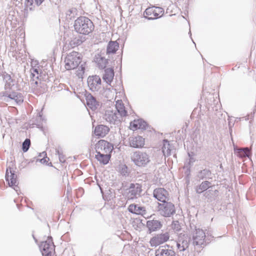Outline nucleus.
Here are the masks:
<instances>
[{"label":"nucleus","instance_id":"1","mask_svg":"<svg viewBox=\"0 0 256 256\" xmlns=\"http://www.w3.org/2000/svg\"><path fill=\"white\" fill-rule=\"evenodd\" d=\"M74 28L78 33L88 35L94 30V26L92 22L88 18L80 16L74 21Z\"/></svg>","mask_w":256,"mask_h":256},{"label":"nucleus","instance_id":"2","mask_svg":"<svg viewBox=\"0 0 256 256\" xmlns=\"http://www.w3.org/2000/svg\"><path fill=\"white\" fill-rule=\"evenodd\" d=\"M0 100L12 104H20L24 102L22 94L15 91L8 92V91L0 92Z\"/></svg>","mask_w":256,"mask_h":256},{"label":"nucleus","instance_id":"3","mask_svg":"<svg viewBox=\"0 0 256 256\" xmlns=\"http://www.w3.org/2000/svg\"><path fill=\"white\" fill-rule=\"evenodd\" d=\"M81 62L80 54L73 51L67 55L64 60L65 68L70 70L76 68Z\"/></svg>","mask_w":256,"mask_h":256},{"label":"nucleus","instance_id":"4","mask_svg":"<svg viewBox=\"0 0 256 256\" xmlns=\"http://www.w3.org/2000/svg\"><path fill=\"white\" fill-rule=\"evenodd\" d=\"M132 161L138 166H144L150 162V156L141 151H136L132 153L130 156Z\"/></svg>","mask_w":256,"mask_h":256},{"label":"nucleus","instance_id":"5","mask_svg":"<svg viewBox=\"0 0 256 256\" xmlns=\"http://www.w3.org/2000/svg\"><path fill=\"white\" fill-rule=\"evenodd\" d=\"M158 208L160 214L164 217H170L176 212L174 204L168 201L158 203Z\"/></svg>","mask_w":256,"mask_h":256},{"label":"nucleus","instance_id":"6","mask_svg":"<svg viewBox=\"0 0 256 256\" xmlns=\"http://www.w3.org/2000/svg\"><path fill=\"white\" fill-rule=\"evenodd\" d=\"M127 197L128 200L136 199L142 196V186L138 183H131L128 188Z\"/></svg>","mask_w":256,"mask_h":256},{"label":"nucleus","instance_id":"7","mask_svg":"<svg viewBox=\"0 0 256 256\" xmlns=\"http://www.w3.org/2000/svg\"><path fill=\"white\" fill-rule=\"evenodd\" d=\"M164 10L160 7L152 6L147 8L144 12V17L148 20H154L161 17Z\"/></svg>","mask_w":256,"mask_h":256},{"label":"nucleus","instance_id":"8","mask_svg":"<svg viewBox=\"0 0 256 256\" xmlns=\"http://www.w3.org/2000/svg\"><path fill=\"white\" fill-rule=\"evenodd\" d=\"M52 238L48 236L46 241L42 242L40 248L41 250L42 256H52L54 248Z\"/></svg>","mask_w":256,"mask_h":256},{"label":"nucleus","instance_id":"9","mask_svg":"<svg viewBox=\"0 0 256 256\" xmlns=\"http://www.w3.org/2000/svg\"><path fill=\"white\" fill-rule=\"evenodd\" d=\"M206 234L203 230L200 228H196L193 233L192 245L202 247L204 245Z\"/></svg>","mask_w":256,"mask_h":256},{"label":"nucleus","instance_id":"10","mask_svg":"<svg viewBox=\"0 0 256 256\" xmlns=\"http://www.w3.org/2000/svg\"><path fill=\"white\" fill-rule=\"evenodd\" d=\"M191 238L186 234H180L176 242V247L180 252L186 250L189 246Z\"/></svg>","mask_w":256,"mask_h":256},{"label":"nucleus","instance_id":"11","mask_svg":"<svg viewBox=\"0 0 256 256\" xmlns=\"http://www.w3.org/2000/svg\"><path fill=\"white\" fill-rule=\"evenodd\" d=\"M96 152L98 154H110L113 149L112 144L104 140H100L96 144Z\"/></svg>","mask_w":256,"mask_h":256},{"label":"nucleus","instance_id":"12","mask_svg":"<svg viewBox=\"0 0 256 256\" xmlns=\"http://www.w3.org/2000/svg\"><path fill=\"white\" fill-rule=\"evenodd\" d=\"M6 180L8 182L10 186H14V188L16 191H18L17 188V176L15 174V172L10 166L6 168Z\"/></svg>","mask_w":256,"mask_h":256},{"label":"nucleus","instance_id":"13","mask_svg":"<svg viewBox=\"0 0 256 256\" xmlns=\"http://www.w3.org/2000/svg\"><path fill=\"white\" fill-rule=\"evenodd\" d=\"M103 118L111 124H118L120 122V116H118L116 110H106Z\"/></svg>","mask_w":256,"mask_h":256},{"label":"nucleus","instance_id":"14","mask_svg":"<svg viewBox=\"0 0 256 256\" xmlns=\"http://www.w3.org/2000/svg\"><path fill=\"white\" fill-rule=\"evenodd\" d=\"M102 81L98 76H89L88 78V84L92 92L98 91L101 88Z\"/></svg>","mask_w":256,"mask_h":256},{"label":"nucleus","instance_id":"15","mask_svg":"<svg viewBox=\"0 0 256 256\" xmlns=\"http://www.w3.org/2000/svg\"><path fill=\"white\" fill-rule=\"evenodd\" d=\"M169 238L170 235L168 232L158 234L150 239V243L152 246H156L166 242Z\"/></svg>","mask_w":256,"mask_h":256},{"label":"nucleus","instance_id":"16","mask_svg":"<svg viewBox=\"0 0 256 256\" xmlns=\"http://www.w3.org/2000/svg\"><path fill=\"white\" fill-rule=\"evenodd\" d=\"M153 194L154 196L158 200L161 202L162 203L168 201L169 200L168 192L163 188L154 190Z\"/></svg>","mask_w":256,"mask_h":256},{"label":"nucleus","instance_id":"17","mask_svg":"<svg viewBox=\"0 0 256 256\" xmlns=\"http://www.w3.org/2000/svg\"><path fill=\"white\" fill-rule=\"evenodd\" d=\"M130 145L134 148H141L144 145V139L141 136H130L129 138Z\"/></svg>","mask_w":256,"mask_h":256},{"label":"nucleus","instance_id":"18","mask_svg":"<svg viewBox=\"0 0 256 256\" xmlns=\"http://www.w3.org/2000/svg\"><path fill=\"white\" fill-rule=\"evenodd\" d=\"M162 222L158 220H150L146 222V227L150 234L159 230L162 228Z\"/></svg>","mask_w":256,"mask_h":256},{"label":"nucleus","instance_id":"19","mask_svg":"<svg viewBox=\"0 0 256 256\" xmlns=\"http://www.w3.org/2000/svg\"><path fill=\"white\" fill-rule=\"evenodd\" d=\"M156 256H176L174 251L168 248V246L160 247L156 251Z\"/></svg>","mask_w":256,"mask_h":256},{"label":"nucleus","instance_id":"20","mask_svg":"<svg viewBox=\"0 0 256 256\" xmlns=\"http://www.w3.org/2000/svg\"><path fill=\"white\" fill-rule=\"evenodd\" d=\"M196 178L199 181L212 179V173L209 169L204 168L197 172Z\"/></svg>","mask_w":256,"mask_h":256},{"label":"nucleus","instance_id":"21","mask_svg":"<svg viewBox=\"0 0 256 256\" xmlns=\"http://www.w3.org/2000/svg\"><path fill=\"white\" fill-rule=\"evenodd\" d=\"M128 210L132 214H141L144 216L146 214V212L145 208L138 206V204H131L128 208Z\"/></svg>","mask_w":256,"mask_h":256},{"label":"nucleus","instance_id":"22","mask_svg":"<svg viewBox=\"0 0 256 256\" xmlns=\"http://www.w3.org/2000/svg\"><path fill=\"white\" fill-rule=\"evenodd\" d=\"M212 186V184L210 182L206 180H204L195 188L196 192V194H200L207 191Z\"/></svg>","mask_w":256,"mask_h":256},{"label":"nucleus","instance_id":"23","mask_svg":"<svg viewBox=\"0 0 256 256\" xmlns=\"http://www.w3.org/2000/svg\"><path fill=\"white\" fill-rule=\"evenodd\" d=\"M86 101L87 106L92 110H96L99 106L98 102L91 94L86 96Z\"/></svg>","mask_w":256,"mask_h":256},{"label":"nucleus","instance_id":"24","mask_svg":"<svg viewBox=\"0 0 256 256\" xmlns=\"http://www.w3.org/2000/svg\"><path fill=\"white\" fill-rule=\"evenodd\" d=\"M130 126L133 130L137 129L146 130L147 124L142 119L135 120L130 122Z\"/></svg>","mask_w":256,"mask_h":256},{"label":"nucleus","instance_id":"25","mask_svg":"<svg viewBox=\"0 0 256 256\" xmlns=\"http://www.w3.org/2000/svg\"><path fill=\"white\" fill-rule=\"evenodd\" d=\"M110 129L108 126L104 125H100L96 127L94 129V134L96 136L104 137L109 132Z\"/></svg>","mask_w":256,"mask_h":256},{"label":"nucleus","instance_id":"26","mask_svg":"<svg viewBox=\"0 0 256 256\" xmlns=\"http://www.w3.org/2000/svg\"><path fill=\"white\" fill-rule=\"evenodd\" d=\"M30 72L32 78V82H31V85L33 90H38V84H40V82L38 80H35L34 78L35 76L36 78H38V70L37 68H32L30 70Z\"/></svg>","mask_w":256,"mask_h":256},{"label":"nucleus","instance_id":"27","mask_svg":"<svg viewBox=\"0 0 256 256\" xmlns=\"http://www.w3.org/2000/svg\"><path fill=\"white\" fill-rule=\"evenodd\" d=\"M116 112H116L120 118L127 116V111L126 110V108L122 100L116 102Z\"/></svg>","mask_w":256,"mask_h":256},{"label":"nucleus","instance_id":"28","mask_svg":"<svg viewBox=\"0 0 256 256\" xmlns=\"http://www.w3.org/2000/svg\"><path fill=\"white\" fill-rule=\"evenodd\" d=\"M114 76V71L112 68H108L105 70L103 76V80L108 84H110Z\"/></svg>","mask_w":256,"mask_h":256},{"label":"nucleus","instance_id":"29","mask_svg":"<svg viewBox=\"0 0 256 256\" xmlns=\"http://www.w3.org/2000/svg\"><path fill=\"white\" fill-rule=\"evenodd\" d=\"M95 61L98 67L101 69L105 68L108 64V60L99 54L96 56Z\"/></svg>","mask_w":256,"mask_h":256},{"label":"nucleus","instance_id":"30","mask_svg":"<svg viewBox=\"0 0 256 256\" xmlns=\"http://www.w3.org/2000/svg\"><path fill=\"white\" fill-rule=\"evenodd\" d=\"M95 158L100 163L106 164L109 162L110 155V154H96Z\"/></svg>","mask_w":256,"mask_h":256},{"label":"nucleus","instance_id":"31","mask_svg":"<svg viewBox=\"0 0 256 256\" xmlns=\"http://www.w3.org/2000/svg\"><path fill=\"white\" fill-rule=\"evenodd\" d=\"M119 48V44L116 41H110L107 46L108 54H114Z\"/></svg>","mask_w":256,"mask_h":256},{"label":"nucleus","instance_id":"32","mask_svg":"<svg viewBox=\"0 0 256 256\" xmlns=\"http://www.w3.org/2000/svg\"><path fill=\"white\" fill-rule=\"evenodd\" d=\"M171 146L169 142L167 140H163V146L162 147V152L164 156H168L170 155Z\"/></svg>","mask_w":256,"mask_h":256},{"label":"nucleus","instance_id":"33","mask_svg":"<svg viewBox=\"0 0 256 256\" xmlns=\"http://www.w3.org/2000/svg\"><path fill=\"white\" fill-rule=\"evenodd\" d=\"M218 190H209L204 192V196L206 198L212 202L216 199L218 195Z\"/></svg>","mask_w":256,"mask_h":256},{"label":"nucleus","instance_id":"34","mask_svg":"<svg viewBox=\"0 0 256 256\" xmlns=\"http://www.w3.org/2000/svg\"><path fill=\"white\" fill-rule=\"evenodd\" d=\"M2 77L6 82L5 89L6 90L7 88H10L14 84H13L14 80L10 75L6 72H4L2 74Z\"/></svg>","mask_w":256,"mask_h":256},{"label":"nucleus","instance_id":"35","mask_svg":"<svg viewBox=\"0 0 256 256\" xmlns=\"http://www.w3.org/2000/svg\"><path fill=\"white\" fill-rule=\"evenodd\" d=\"M238 156L240 157H249L250 154V150L248 148L238 150Z\"/></svg>","mask_w":256,"mask_h":256},{"label":"nucleus","instance_id":"36","mask_svg":"<svg viewBox=\"0 0 256 256\" xmlns=\"http://www.w3.org/2000/svg\"><path fill=\"white\" fill-rule=\"evenodd\" d=\"M83 40L80 36L76 37L71 40L70 44L72 47L74 48L81 44Z\"/></svg>","mask_w":256,"mask_h":256},{"label":"nucleus","instance_id":"37","mask_svg":"<svg viewBox=\"0 0 256 256\" xmlns=\"http://www.w3.org/2000/svg\"><path fill=\"white\" fill-rule=\"evenodd\" d=\"M84 64L85 63L82 64L78 68V70L76 71V75L79 78H82V76L84 74L85 70Z\"/></svg>","mask_w":256,"mask_h":256},{"label":"nucleus","instance_id":"38","mask_svg":"<svg viewBox=\"0 0 256 256\" xmlns=\"http://www.w3.org/2000/svg\"><path fill=\"white\" fill-rule=\"evenodd\" d=\"M44 0H26V4L27 6H30L32 4L36 6H40Z\"/></svg>","mask_w":256,"mask_h":256},{"label":"nucleus","instance_id":"39","mask_svg":"<svg viewBox=\"0 0 256 256\" xmlns=\"http://www.w3.org/2000/svg\"><path fill=\"white\" fill-rule=\"evenodd\" d=\"M30 146V140L28 138H26L22 144V149L24 152H26Z\"/></svg>","mask_w":256,"mask_h":256},{"label":"nucleus","instance_id":"40","mask_svg":"<svg viewBox=\"0 0 256 256\" xmlns=\"http://www.w3.org/2000/svg\"><path fill=\"white\" fill-rule=\"evenodd\" d=\"M56 154L58 156L60 162L62 163L64 162L66 158L64 156L62 152L58 148L56 150Z\"/></svg>","mask_w":256,"mask_h":256},{"label":"nucleus","instance_id":"41","mask_svg":"<svg viewBox=\"0 0 256 256\" xmlns=\"http://www.w3.org/2000/svg\"><path fill=\"white\" fill-rule=\"evenodd\" d=\"M40 156H44V158L41 159H37L36 162L39 161L42 164H46L48 160H49L46 156V153L45 152H42L40 154Z\"/></svg>","mask_w":256,"mask_h":256},{"label":"nucleus","instance_id":"42","mask_svg":"<svg viewBox=\"0 0 256 256\" xmlns=\"http://www.w3.org/2000/svg\"><path fill=\"white\" fill-rule=\"evenodd\" d=\"M120 172L122 176H126L128 174V167L126 164L121 165L120 167Z\"/></svg>","mask_w":256,"mask_h":256},{"label":"nucleus","instance_id":"43","mask_svg":"<svg viewBox=\"0 0 256 256\" xmlns=\"http://www.w3.org/2000/svg\"><path fill=\"white\" fill-rule=\"evenodd\" d=\"M172 227L176 231H179L180 230V226L178 221L174 222L172 224Z\"/></svg>","mask_w":256,"mask_h":256},{"label":"nucleus","instance_id":"44","mask_svg":"<svg viewBox=\"0 0 256 256\" xmlns=\"http://www.w3.org/2000/svg\"><path fill=\"white\" fill-rule=\"evenodd\" d=\"M66 16L68 18L71 19L72 17H74V14H73V10H69L66 14Z\"/></svg>","mask_w":256,"mask_h":256},{"label":"nucleus","instance_id":"45","mask_svg":"<svg viewBox=\"0 0 256 256\" xmlns=\"http://www.w3.org/2000/svg\"><path fill=\"white\" fill-rule=\"evenodd\" d=\"M37 120L39 122H40L41 120H43L42 114V112L38 113V116L37 118Z\"/></svg>","mask_w":256,"mask_h":256},{"label":"nucleus","instance_id":"46","mask_svg":"<svg viewBox=\"0 0 256 256\" xmlns=\"http://www.w3.org/2000/svg\"><path fill=\"white\" fill-rule=\"evenodd\" d=\"M234 125V124H232V123H230V122L229 121L228 122V126H229V129H230V130H232V126Z\"/></svg>","mask_w":256,"mask_h":256},{"label":"nucleus","instance_id":"47","mask_svg":"<svg viewBox=\"0 0 256 256\" xmlns=\"http://www.w3.org/2000/svg\"><path fill=\"white\" fill-rule=\"evenodd\" d=\"M190 166H188V172H190Z\"/></svg>","mask_w":256,"mask_h":256},{"label":"nucleus","instance_id":"48","mask_svg":"<svg viewBox=\"0 0 256 256\" xmlns=\"http://www.w3.org/2000/svg\"><path fill=\"white\" fill-rule=\"evenodd\" d=\"M191 162H192V160H190V162H188V164H190V163Z\"/></svg>","mask_w":256,"mask_h":256},{"label":"nucleus","instance_id":"49","mask_svg":"<svg viewBox=\"0 0 256 256\" xmlns=\"http://www.w3.org/2000/svg\"><path fill=\"white\" fill-rule=\"evenodd\" d=\"M34 239L36 242H37V240L36 238H34Z\"/></svg>","mask_w":256,"mask_h":256}]
</instances>
